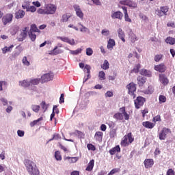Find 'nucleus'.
<instances>
[{"label": "nucleus", "mask_w": 175, "mask_h": 175, "mask_svg": "<svg viewBox=\"0 0 175 175\" xmlns=\"http://www.w3.org/2000/svg\"><path fill=\"white\" fill-rule=\"evenodd\" d=\"M55 12H57V5L52 3L46 4L44 8H40L37 10V13L38 14H42L43 16L55 14Z\"/></svg>", "instance_id": "obj_1"}, {"label": "nucleus", "mask_w": 175, "mask_h": 175, "mask_svg": "<svg viewBox=\"0 0 175 175\" xmlns=\"http://www.w3.org/2000/svg\"><path fill=\"white\" fill-rule=\"evenodd\" d=\"M25 165L29 174L40 175V172H39L38 167H36V164H35L33 161H31L30 160H25Z\"/></svg>", "instance_id": "obj_2"}, {"label": "nucleus", "mask_w": 175, "mask_h": 175, "mask_svg": "<svg viewBox=\"0 0 175 175\" xmlns=\"http://www.w3.org/2000/svg\"><path fill=\"white\" fill-rule=\"evenodd\" d=\"M119 110L120 112H118V113H115L113 115V118H115L116 120H118L119 121H122V120H124H124H126V121H128V120H129V114H128V113L126 112V111L125 109V107H122L120 108Z\"/></svg>", "instance_id": "obj_3"}, {"label": "nucleus", "mask_w": 175, "mask_h": 175, "mask_svg": "<svg viewBox=\"0 0 175 175\" xmlns=\"http://www.w3.org/2000/svg\"><path fill=\"white\" fill-rule=\"evenodd\" d=\"M126 88L128 90L129 95L132 96V98H133V99H135V98H136V94H135V92H136V90H137L136 84H135V83H133V82H131L126 86Z\"/></svg>", "instance_id": "obj_4"}, {"label": "nucleus", "mask_w": 175, "mask_h": 175, "mask_svg": "<svg viewBox=\"0 0 175 175\" xmlns=\"http://www.w3.org/2000/svg\"><path fill=\"white\" fill-rule=\"evenodd\" d=\"M167 12H169V7L165 5L160 7V9L156 10L155 14L159 17H162V16H167Z\"/></svg>", "instance_id": "obj_5"}, {"label": "nucleus", "mask_w": 175, "mask_h": 175, "mask_svg": "<svg viewBox=\"0 0 175 175\" xmlns=\"http://www.w3.org/2000/svg\"><path fill=\"white\" fill-rule=\"evenodd\" d=\"M146 102V98L142 96H138L134 100V105L135 109H140L142 106L144 105V103Z\"/></svg>", "instance_id": "obj_6"}, {"label": "nucleus", "mask_w": 175, "mask_h": 175, "mask_svg": "<svg viewBox=\"0 0 175 175\" xmlns=\"http://www.w3.org/2000/svg\"><path fill=\"white\" fill-rule=\"evenodd\" d=\"M169 133H172V131H170V129L166 127L163 128L162 131L159 134V139L160 140H165Z\"/></svg>", "instance_id": "obj_7"}, {"label": "nucleus", "mask_w": 175, "mask_h": 175, "mask_svg": "<svg viewBox=\"0 0 175 175\" xmlns=\"http://www.w3.org/2000/svg\"><path fill=\"white\" fill-rule=\"evenodd\" d=\"M54 79V74L47 73L41 77V83L42 84L47 83V81H51Z\"/></svg>", "instance_id": "obj_8"}, {"label": "nucleus", "mask_w": 175, "mask_h": 175, "mask_svg": "<svg viewBox=\"0 0 175 175\" xmlns=\"http://www.w3.org/2000/svg\"><path fill=\"white\" fill-rule=\"evenodd\" d=\"M120 5L129 6V8H137V3L133 2L131 0H122L119 3Z\"/></svg>", "instance_id": "obj_9"}, {"label": "nucleus", "mask_w": 175, "mask_h": 175, "mask_svg": "<svg viewBox=\"0 0 175 175\" xmlns=\"http://www.w3.org/2000/svg\"><path fill=\"white\" fill-rule=\"evenodd\" d=\"M12 21H13V14H6L2 18V23H3V25H6L7 24H9V23H10Z\"/></svg>", "instance_id": "obj_10"}, {"label": "nucleus", "mask_w": 175, "mask_h": 175, "mask_svg": "<svg viewBox=\"0 0 175 175\" xmlns=\"http://www.w3.org/2000/svg\"><path fill=\"white\" fill-rule=\"evenodd\" d=\"M144 165L146 169H150V167L154 166V159H146L144 161Z\"/></svg>", "instance_id": "obj_11"}, {"label": "nucleus", "mask_w": 175, "mask_h": 175, "mask_svg": "<svg viewBox=\"0 0 175 175\" xmlns=\"http://www.w3.org/2000/svg\"><path fill=\"white\" fill-rule=\"evenodd\" d=\"M154 70H157V72H159L160 73H163L164 72H166V66H165V64L163 63L156 65L154 66Z\"/></svg>", "instance_id": "obj_12"}, {"label": "nucleus", "mask_w": 175, "mask_h": 175, "mask_svg": "<svg viewBox=\"0 0 175 175\" xmlns=\"http://www.w3.org/2000/svg\"><path fill=\"white\" fill-rule=\"evenodd\" d=\"M121 9H122L124 14V21L126 23H132V19L129 18V15L128 14V8L125 6L120 7Z\"/></svg>", "instance_id": "obj_13"}, {"label": "nucleus", "mask_w": 175, "mask_h": 175, "mask_svg": "<svg viewBox=\"0 0 175 175\" xmlns=\"http://www.w3.org/2000/svg\"><path fill=\"white\" fill-rule=\"evenodd\" d=\"M28 27H24L23 31L21 33L19 38H18V42H23L25 38H27V35L28 34Z\"/></svg>", "instance_id": "obj_14"}, {"label": "nucleus", "mask_w": 175, "mask_h": 175, "mask_svg": "<svg viewBox=\"0 0 175 175\" xmlns=\"http://www.w3.org/2000/svg\"><path fill=\"white\" fill-rule=\"evenodd\" d=\"M74 9L76 12L77 17H79V18L83 20V18H84V13H83V11H81V8H80V6L75 5Z\"/></svg>", "instance_id": "obj_15"}, {"label": "nucleus", "mask_w": 175, "mask_h": 175, "mask_svg": "<svg viewBox=\"0 0 175 175\" xmlns=\"http://www.w3.org/2000/svg\"><path fill=\"white\" fill-rule=\"evenodd\" d=\"M159 81L160 83L163 84V85H167V84H169V79L165 74L159 75Z\"/></svg>", "instance_id": "obj_16"}, {"label": "nucleus", "mask_w": 175, "mask_h": 175, "mask_svg": "<svg viewBox=\"0 0 175 175\" xmlns=\"http://www.w3.org/2000/svg\"><path fill=\"white\" fill-rule=\"evenodd\" d=\"M137 81L139 87H143L146 84V81H147V78L143 76H139L137 78Z\"/></svg>", "instance_id": "obj_17"}, {"label": "nucleus", "mask_w": 175, "mask_h": 175, "mask_svg": "<svg viewBox=\"0 0 175 175\" xmlns=\"http://www.w3.org/2000/svg\"><path fill=\"white\" fill-rule=\"evenodd\" d=\"M111 17L112 18H118V20H122V17H124V14H122V12L120 11H117L113 12L111 14Z\"/></svg>", "instance_id": "obj_18"}, {"label": "nucleus", "mask_w": 175, "mask_h": 175, "mask_svg": "<svg viewBox=\"0 0 175 175\" xmlns=\"http://www.w3.org/2000/svg\"><path fill=\"white\" fill-rule=\"evenodd\" d=\"M142 125L143 126H144V128H146L147 129H152V128L155 126V123H152L150 121H146L142 122Z\"/></svg>", "instance_id": "obj_19"}, {"label": "nucleus", "mask_w": 175, "mask_h": 175, "mask_svg": "<svg viewBox=\"0 0 175 175\" xmlns=\"http://www.w3.org/2000/svg\"><path fill=\"white\" fill-rule=\"evenodd\" d=\"M24 16H25V11L23 10H19L18 12L15 13V18H24Z\"/></svg>", "instance_id": "obj_20"}, {"label": "nucleus", "mask_w": 175, "mask_h": 175, "mask_svg": "<svg viewBox=\"0 0 175 175\" xmlns=\"http://www.w3.org/2000/svg\"><path fill=\"white\" fill-rule=\"evenodd\" d=\"M94 165H95V161L94 159H92L88 164V166L85 169L86 172H92Z\"/></svg>", "instance_id": "obj_21"}, {"label": "nucleus", "mask_w": 175, "mask_h": 175, "mask_svg": "<svg viewBox=\"0 0 175 175\" xmlns=\"http://www.w3.org/2000/svg\"><path fill=\"white\" fill-rule=\"evenodd\" d=\"M94 138L97 142H102L103 139V133L101 131L96 132L94 135Z\"/></svg>", "instance_id": "obj_22"}, {"label": "nucleus", "mask_w": 175, "mask_h": 175, "mask_svg": "<svg viewBox=\"0 0 175 175\" xmlns=\"http://www.w3.org/2000/svg\"><path fill=\"white\" fill-rule=\"evenodd\" d=\"M19 85H21V87H23L24 88H28V87H31L30 82L28 80L20 81Z\"/></svg>", "instance_id": "obj_23"}, {"label": "nucleus", "mask_w": 175, "mask_h": 175, "mask_svg": "<svg viewBox=\"0 0 175 175\" xmlns=\"http://www.w3.org/2000/svg\"><path fill=\"white\" fill-rule=\"evenodd\" d=\"M118 35L120 39L122 40L124 43H125V33H124V31H122V29H119L118 30Z\"/></svg>", "instance_id": "obj_24"}, {"label": "nucleus", "mask_w": 175, "mask_h": 175, "mask_svg": "<svg viewBox=\"0 0 175 175\" xmlns=\"http://www.w3.org/2000/svg\"><path fill=\"white\" fill-rule=\"evenodd\" d=\"M117 152H121V148H120V146H116L109 150V154H111V155H114V154Z\"/></svg>", "instance_id": "obj_25"}, {"label": "nucleus", "mask_w": 175, "mask_h": 175, "mask_svg": "<svg viewBox=\"0 0 175 175\" xmlns=\"http://www.w3.org/2000/svg\"><path fill=\"white\" fill-rule=\"evenodd\" d=\"M114 46H116V41L110 38L107 42V49L109 50H110V49H113V47H114Z\"/></svg>", "instance_id": "obj_26"}, {"label": "nucleus", "mask_w": 175, "mask_h": 175, "mask_svg": "<svg viewBox=\"0 0 175 175\" xmlns=\"http://www.w3.org/2000/svg\"><path fill=\"white\" fill-rule=\"evenodd\" d=\"M121 146L123 147H126V146H129V142H128V137L124 135L123 139L121 141Z\"/></svg>", "instance_id": "obj_27"}, {"label": "nucleus", "mask_w": 175, "mask_h": 175, "mask_svg": "<svg viewBox=\"0 0 175 175\" xmlns=\"http://www.w3.org/2000/svg\"><path fill=\"white\" fill-rule=\"evenodd\" d=\"M77 157H66L64 158V161H68L69 163H76V161H78Z\"/></svg>", "instance_id": "obj_28"}, {"label": "nucleus", "mask_w": 175, "mask_h": 175, "mask_svg": "<svg viewBox=\"0 0 175 175\" xmlns=\"http://www.w3.org/2000/svg\"><path fill=\"white\" fill-rule=\"evenodd\" d=\"M140 75H142V76H147L148 77H151V76H152L151 72L148 71L146 69L141 70Z\"/></svg>", "instance_id": "obj_29"}, {"label": "nucleus", "mask_w": 175, "mask_h": 175, "mask_svg": "<svg viewBox=\"0 0 175 175\" xmlns=\"http://www.w3.org/2000/svg\"><path fill=\"white\" fill-rule=\"evenodd\" d=\"M129 38L132 43H135V41L137 40V37L136 36V34H135V33L132 31L130 32Z\"/></svg>", "instance_id": "obj_30"}, {"label": "nucleus", "mask_w": 175, "mask_h": 175, "mask_svg": "<svg viewBox=\"0 0 175 175\" xmlns=\"http://www.w3.org/2000/svg\"><path fill=\"white\" fill-rule=\"evenodd\" d=\"M29 82H30V87H32V85H38V84L40 83V79L36 78V79H31Z\"/></svg>", "instance_id": "obj_31"}, {"label": "nucleus", "mask_w": 175, "mask_h": 175, "mask_svg": "<svg viewBox=\"0 0 175 175\" xmlns=\"http://www.w3.org/2000/svg\"><path fill=\"white\" fill-rule=\"evenodd\" d=\"M14 47V45L12 44L10 46H5L2 49L3 54H6V53H9V51H12V49Z\"/></svg>", "instance_id": "obj_32"}, {"label": "nucleus", "mask_w": 175, "mask_h": 175, "mask_svg": "<svg viewBox=\"0 0 175 175\" xmlns=\"http://www.w3.org/2000/svg\"><path fill=\"white\" fill-rule=\"evenodd\" d=\"M29 32H40V30H39L38 27H36V25L33 24L31 25L30 30L29 31Z\"/></svg>", "instance_id": "obj_33"}, {"label": "nucleus", "mask_w": 175, "mask_h": 175, "mask_svg": "<svg viewBox=\"0 0 175 175\" xmlns=\"http://www.w3.org/2000/svg\"><path fill=\"white\" fill-rule=\"evenodd\" d=\"M166 43H168L169 44H175V38L172 37H167L165 39Z\"/></svg>", "instance_id": "obj_34"}, {"label": "nucleus", "mask_w": 175, "mask_h": 175, "mask_svg": "<svg viewBox=\"0 0 175 175\" xmlns=\"http://www.w3.org/2000/svg\"><path fill=\"white\" fill-rule=\"evenodd\" d=\"M40 121H43V117H40L38 120L31 122L30 123V126H35V125H38V123L40 122Z\"/></svg>", "instance_id": "obj_35"}, {"label": "nucleus", "mask_w": 175, "mask_h": 175, "mask_svg": "<svg viewBox=\"0 0 175 175\" xmlns=\"http://www.w3.org/2000/svg\"><path fill=\"white\" fill-rule=\"evenodd\" d=\"M101 68L104 70H107L109 69V61L105 60L103 65H101Z\"/></svg>", "instance_id": "obj_36"}, {"label": "nucleus", "mask_w": 175, "mask_h": 175, "mask_svg": "<svg viewBox=\"0 0 175 175\" xmlns=\"http://www.w3.org/2000/svg\"><path fill=\"white\" fill-rule=\"evenodd\" d=\"M55 158L56 161H62V156H61V152H59V151H56L55 152Z\"/></svg>", "instance_id": "obj_37"}, {"label": "nucleus", "mask_w": 175, "mask_h": 175, "mask_svg": "<svg viewBox=\"0 0 175 175\" xmlns=\"http://www.w3.org/2000/svg\"><path fill=\"white\" fill-rule=\"evenodd\" d=\"M28 34L32 42H35V40H36V34L32 33V31H29Z\"/></svg>", "instance_id": "obj_38"}, {"label": "nucleus", "mask_w": 175, "mask_h": 175, "mask_svg": "<svg viewBox=\"0 0 175 175\" xmlns=\"http://www.w3.org/2000/svg\"><path fill=\"white\" fill-rule=\"evenodd\" d=\"M126 136L127 137V139L129 140V143L130 144L133 143L135 138L132 137V133H129Z\"/></svg>", "instance_id": "obj_39"}, {"label": "nucleus", "mask_w": 175, "mask_h": 175, "mask_svg": "<svg viewBox=\"0 0 175 175\" xmlns=\"http://www.w3.org/2000/svg\"><path fill=\"white\" fill-rule=\"evenodd\" d=\"M31 109L35 113H39V110H40V106L36 105H31Z\"/></svg>", "instance_id": "obj_40"}, {"label": "nucleus", "mask_w": 175, "mask_h": 175, "mask_svg": "<svg viewBox=\"0 0 175 175\" xmlns=\"http://www.w3.org/2000/svg\"><path fill=\"white\" fill-rule=\"evenodd\" d=\"M6 85H8V82L1 81H0V91H3V88H6Z\"/></svg>", "instance_id": "obj_41"}, {"label": "nucleus", "mask_w": 175, "mask_h": 175, "mask_svg": "<svg viewBox=\"0 0 175 175\" xmlns=\"http://www.w3.org/2000/svg\"><path fill=\"white\" fill-rule=\"evenodd\" d=\"M120 172H121V170L120 168H113L109 172L108 175H113L116 174V173H120Z\"/></svg>", "instance_id": "obj_42"}, {"label": "nucleus", "mask_w": 175, "mask_h": 175, "mask_svg": "<svg viewBox=\"0 0 175 175\" xmlns=\"http://www.w3.org/2000/svg\"><path fill=\"white\" fill-rule=\"evenodd\" d=\"M159 102L160 104L165 103L166 102V96L164 95H160L159 96Z\"/></svg>", "instance_id": "obj_43"}, {"label": "nucleus", "mask_w": 175, "mask_h": 175, "mask_svg": "<svg viewBox=\"0 0 175 175\" xmlns=\"http://www.w3.org/2000/svg\"><path fill=\"white\" fill-rule=\"evenodd\" d=\"M98 77L100 80H105L106 74H105V72L103 71H100L98 73Z\"/></svg>", "instance_id": "obj_44"}, {"label": "nucleus", "mask_w": 175, "mask_h": 175, "mask_svg": "<svg viewBox=\"0 0 175 175\" xmlns=\"http://www.w3.org/2000/svg\"><path fill=\"white\" fill-rule=\"evenodd\" d=\"M22 62H23V65H25L26 66H29V65H30L29 62L27 59V56L23 57V58L22 59Z\"/></svg>", "instance_id": "obj_45"}, {"label": "nucleus", "mask_w": 175, "mask_h": 175, "mask_svg": "<svg viewBox=\"0 0 175 175\" xmlns=\"http://www.w3.org/2000/svg\"><path fill=\"white\" fill-rule=\"evenodd\" d=\"M161 121H162V120L161 119V116L160 115H157L156 116H154L152 119V122H161Z\"/></svg>", "instance_id": "obj_46"}, {"label": "nucleus", "mask_w": 175, "mask_h": 175, "mask_svg": "<svg viewBox=\"0 0 175 175\" xmlns=\"http://www.w3.org/2000/svg\"><path fill=\"white\" fill-rule=\"evenodd\" d=\"M70 18V16H68V14H64L62 17V21L63 23H66L68 22V20Z\"/></svg>", "instance_id": "obj_47"}, {"label": "nucleus", "mask_w": 175, "mask_h": 175, "mask_svg": "<svg viewBox=\"0 0 175 175\" xmlns=\"http://www.w3.org/2000/svg\"><path fill=\"white\" fill-rule=\"evenodd\" d=\"M81 28L80 29V31L81 32H88V33H90V29L87 27H85V26L81 25Z\"/></svg>", "instance_id": "obj_48"}, {"label": "nucleus", "mask_w": 175, "mask_h": 175, "mask_svg": "<svg viewBox=\"0 0 175 175\" xmlns=\"http://www.w3.org/2000/svg\"><path fill=\"white\" fill-rule=\"evenodd\" d=\"M87 148L90 151H95V150H96V148L95 146L92 145V144H88L87 145Z\"/></svg>", "instance_id": "obj_49"}, {"label": "nucleus", "mask_w": 175, "mask_h": 175, "mask_svg": "<svg viewBox=\"0 0 175 175\" xmlns=\"http://www.w3.org/2000/svg\"><path fill=\"white\" fill-rule=\"evenodd\" d=\"M141 68L140 64H136L133 70V72H134V73H139V70Z\"/></svg>", "instance_id": "obj_50"}, {"label": "nucleus", "mask_w": 175, "mask_h": 175, "mask_svg": "<svg viewBox=\"0 0 175 175\" xmlns=\"http://www.w3.org/2000/svg\"><path fill=\"white\" fill-rule=\"evenodd\" d=\"M27 12H31V13H35L36 12V7L31 5L27 8Z\"/></svg>", "instance_id": "obj_51"}, {"label": "nucleus", "mask_w": 175, "mask_h": 175, "mask_svg": "<svg viewBox=\"0 0 175 175\" xmlns=\"http://www.w3.org/2000/svg\"><path fill=\"white\" fill-rule=\"evenodd\" d=\"M162 57H163V55H156L154 56L155 62H159V61H161V59H162Z\"/></svg>", "instance_id": "obj_52"}, {"label": "nucleus", "mask_w": 175, "mask_h": 175, "mask_svg": "<svg viewBox=\"0 0 175 175\" xmlns=\"http://www.w3.org/2000/svg\"><path fill=\"white\" fill-rule=\"evenodd\" d=\"M94 54V51L91 48L86 49V55L91 56Z\"/></svg>", "instance_id": "obj_53"}, {"label": "nucleus", "mask_w": 175, "mask_h": 175, "mask_svg": "<svg viewBox=\"0 0 175 175\" xmlns=\"http://www.w3.org/2000/svg\"><path fill=\"white\" fill-rule=\"evenodd\" d=\"M102 35H104V36H109L110 31L106 29H103L101 31Z\"/></svg>", "instance_id": "obj_54"}, {"label": "nucleus", "mask_w": 175, "mask_h": 175, "mask_svg": "<svg viewBox=\"0 0 175 175\" xmlns=\"http://www.w3.org/2000/svg\"><path fill=\"white\" fill-rule=\"evenodd\" d=\"M57 38V39H59V40H62V42H65L66 43H68V40L69 39L68 37L58 36Z\"/></svg>", "instance_id": "obj_55"}, {"label": "nucleus", "mask_w": 175, "mask_h": 175, "mask_svg": "<svg viewBox=\"0 0 175 175\" xmlns=\"http://www.w3.org/2000/svg\"><path fill=\"white\" fill-rule=\"evenodd\" d=\"M105 98H111L113 96V93L111 91H107L105 94Z\"/></svg>", "instance_id": "obj_56"}, {"label": "nucleus", "mask_w": 175, "mask_h": 175, "mask_svg": "<svg viewBox=\"0 0 175 175\" xmlns=\"http://www.w3.org/2000/svg\"><path fill=\"white\" fill-rule=\"evenodd\" d=\"M53 111L55 113L58 114L59 113V109H58V106L54 105L53 107Z\"/></svg>", "instance_id": "obj_57"}, {"label": "nucleus", "mask_w": 175, "mask_h": 175, "mask_svg": "<svg viewBox=\"0 0 175 175\" xmlns=\"http://www.w3.org/2000/svg\"><path fill=\"white\" fill-rule=\"evenodd\" d=\"M41 107H42V109H43V110H44V111H46V110H47V105H46V102L42 101L41 103Z\"/></svg>", "instance_id": "obj_58"}, {"label": "nucleus", "mask_w": 175, "mask_h": 175, "mask_svg": "<svg viewBox=\"0 0 175 175\" xmlns=\"http://www.w3.org/2000/svg\"><path fill=\"white\" fill-rule=\"evenodd\" d=\"M84 70H87V73H91V66L86 64Z\"/></svg>", "instance_id": "obj_59"}, {"label": "nucleus", "mask_w": 175, "mask_h": 175, "mask_svg": "<svg viewBox=\"0 0 175 175\" xmlns=\"http://www.w3.org/2000/svg\"><path fill=\"white\" fill-rule=\"evenodd\" d=\"M32 4L34 5V6H36V8H40V6H42V4H40V2H39L38 1H33Z\"/></svg>", "instance_id": "obj_60"}, {"label": "nucleus", "mask_w": 175, "mask_h": 175, "mask_svg": "<svg viewBox=\"0 0 175 175\" xmlns=\"http://www.w3.org/2000/svg\"><path fill=\"white\" fill-rule=\"evenodd\" d=\"M65 96L64 94H62L59 98V103H64L65 98H64Z\"/></svg>", "instance_id": "obj_61"}, {"label": "nucleus", "mask_w": 175, "mask_h": 175, "mask_svg": "<svg viewBox=\"0 0 175 175\" xmlns=\"http://www.w3.org/2000/svg\"><path fill=\"white\" fill-rule=\"evenodd\" d=\"M175 172L174 170H173V169L170 168L167 171V175H174Z\"/></svg>", "instance_id": "obj_62"}, {"label": "nucleus", "mask_w": 175, "mask_h": 175, "mask_svg": "<svg viewBox=\"0 0 175 175\" xmlns=\"http://www.w3.org/2000/svg\"><path fill=\"white\" fill-rule=\"evenodd\" d=\"M18 133V136H19L20 137H23V136H24V131H21V130H18L17 131Z\"/></svg>", "instance_id": "obj_63"}, {"label": "nucleus", "mask_w": 175, "mask_h": 175, "mask_svg": "<svg viewBox=\"0 0 175 175\" xmlns=\"http://www.w3.org/2000/svg\"><path fill=\"white\" fill-rule=\"evenodd\" d=\"M80 53H81V49H79L75 51H73L72 54H74L75 55H77V54H80Z\"/></svg>", "instance_id": "obj_64"}]
</instances>
